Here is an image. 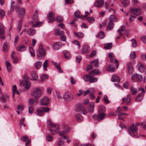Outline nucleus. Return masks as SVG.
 I'll list each match as a JSON object with an SVG mask.
<instances>
[{
    "label": "nucleus",
    "instance_id": "24",
    "mask_svg": "<svg viewBox=\"0 0 146 146\" xmlns=\"http://www.w3.org/2000/svg\"><path fill=\"white\" fill-rule=\"evenodd\" d=\"M111 80L113 82H119L120 81V79L117 75L114 74L112 76Z\"/></svg>",
    "mask_w": 146,
    "mask_h": 146
},
{
    "label": "nucleus",
    "instance_id": "9",
    "mask_svg": "<svg viewBox=\"0 0 146 146\" xmlns=\"http://www.w3.org/2000/svg\"><path fill=\"white\" fill-rule=\"evenodd\" d=\"M116 112L118 116V119L123 120L125 117H122V116L126 115V113H123L122 111L121 108L119 107H118Z\"/></svg>",
    "mask_w": 146,
    "mask_h": 146
},
{
    "label": "nucleus",
    "instance_id": "60",
    "mask_svg": "<svg viewBox=\"0 0 146 146\" xmlns=\"http://www.w3.org/2000/svg\"><path fill=\"white\" fill-rule=\"evenodd\" d=\"M91 64H93L96 67H97L98 65V61L97 60H95L90 62Z\"/></svg>",
    "mask_w": 146,
    "mask_h": 146
},
{
    "label": "nucleus",
    "instance_id": "56",
    "mask_svg": "<svg viewBox=\"0 0 146 146\" xmlns=\"http://www.w3.org/2000/svg\"><path fill=\"white\" fill-rule=\"evenodd\" d=\"M98 36L101 39L103 38L104 36V34L103 32L101 31L98 35Z\"/></svg>",
    "mask_w": 146,
    "mask_h": 146
},
{
    "label": "nucleus",
    "instance_id": "28",
    "mask_svg": "<svg viewBox=\"0 0 146 146\" xmlns=\"http://www.w3.org/2000/svg\"><path fill=\"white\" fill-rule=\"evenodd\" d=\"M63 53L64 54L65 58L67 59H70L71 57V55L69 52L66 50H64Z\"/></svg>",
    "mask_w": 146,
    "mask_h": 146
},
{
    "label": "nucleus",
    "instance_id": "58",
    "mask_svg": "<svg viewBox=\"0 0 146 146\" xmlns=\"http://www.w3.org/2000/svg\"><path fill=\"white\" fill-rule=\"evenodd\" d=\"M21 140L24 141L26 142L27 141V142L28 140H30L29 139L28 137L27 136H23L22 137Z\"/></svg>",
    "mask_w": 146,
    "mask_h": 146
},
{
    "label": "nucleus",
    "instance_id": "43",
    "mask_svg": "<svg viewBox=\"0 0 146 146\" xmlns=\"http://www.w3.org/2000/svg\"><path fill=\"white\" fill-rule=\"evenodd\" d=\"M35 65L37 69H39L42 65V62L41 61H37L35 63Z\"/></svg>",
    "mask_w": 146,
    "mask_h": 146
},
{
    "label": "nucleus",
    "instance_id": "44",
    "mask_svg": "<svg viewBox=\"0 0 146 146\" xmlns=\"http://www.w3.org/2000/svg\"><path fill=\"white\" fill-rule=\"evenodd\" d=\"M92 76L90 75H86L84 76V80L86 82H90V79H91Z\"/></svg>",
    "mask_w": 146,
    "mask_h": 146
},
{
    "label": "nucleus",
    "instance_id": "5",
    "mask_svg": "<svg viewBox=\"0 0 146 146\" xmlns=\"http://www.w3.org/2000/svg\"><path fill=\"white\" fill-rule=\"evenodd\" d=\"M42 94V91L40 88L37 87L34 88L32 91L31 94L36 98L40 97Z\"/></svg>",
    "mask_w": 146,
    "mask_h": 146
},
{
    "label": "nucleus",
    "instance_id": "13",
    "mask_svg": "<svg viewBox=\"0 0 146 146\" xmlns=\"http://www.w3.org/2000/svg\"><path fill=\"white\" fill-rule=\"evenodd\" d=\"M106 115V114L104 113H100L98 115H94L93 116V117L94 119L96 118L98 121H100L103 119Z\"/></svg>",
    "mask_w": 146,
    "mask_h": 146
},
{
    "label": "nucleus",
    "instance_id": "50",
    "mask_svg": "<svg viewBox=\"0 0 146 146\" xmlns=\"http://www.w3.org/2000/svg\"><path fill=\"white\" fill-rule=\"evenodd\" d=\"M48 60H46L43 64V69L44 70H46L48 66Z\"/></svg>",
    "mask_w": 146,
    "mask_h": 146
},
{
    "label": "nucleus",
    "instance_id": "4",
    "mask_svg": "<svg viewBox=\"0 0 146 146\" xmlns=\"http://www.w3.org/2000/svg\"><path fill=\"white\" fill-rule=\"evenodd\" d=\"M50 110L49 108L47 107H41L37 108L36 111L35 113L39 116H42L44 115V112H48Z\"/></svg>",
    "mask_w": 146,
    "mask_h": 146
},
{
    "label": "nucleus",
    "instance_id": "40",
    "mask_svg": "<svg viewBox=\"0 0 146 146\" xmlns=\"http://www.w3.org/2000/svg\"><path fill=\"white\" fill-rule=\"evenodd\" d=\"M14 1H13L11 2V9H15L17 10V11H18L20 8V7L19 6H16L15 7L14 6V5H13V3H14Z\"/></svg>",
    "mask_w": 146,
    "mask_h": 146
},
{
    "label": "nucleus",
    "instance_id": "25",
    "mask_svg": "<svg viewBox=\"0 0 146 146\" xmlns=\"http://www.w3.org/2000/svg\"><path fill=\"white\" fill-rule=\"evenodd\" d=\"M38 102V101L34 98L31 99L29 100V104L31 105H36L37 104Z\"/></svg>",
    "mask_w": 146,
    "mask_h": 146
},
{
    "label": "nucleus",
    "instance_id": "14",
    "mask_svg": "<svg viewBox=\"0 0 146 146\" xmlns=\"http://www.w3.org/2000/svg\"><path fill=\"white\" fill-rule=\"evenodd\" d=\"M104 3V0H97L94 3V5L96 7L101 8L103 5Z\"/></svg>",
    "mask_w": 146,
    "mask_h": 146
},
{
    "label": "nucleus",
    "instance_id": "15",
    "mask_svg": "<svg viewBox=\"0 0 146 146\" xmlns=\"http://www.w3.org/2000/svg\"><path fill=\"white\" fill-rule=\"evenodd\" d=\"M54 13L53 12L50 13L47 16L48 18V23H51L53 22L55 20L54 17Z\"/></svg>",
    "mask_w": 146,
    "mask_h": 146
},
{
    "label": "nucleus",
    "instance_id": "62",
    "mask_svg": "<svg viewBox=\"0 0 146 146\" xmlns=\"http://www.w3.org/2000/svg\"><path fill=\"white\" fill-rule=\"evenodd\" d=\"M140 40L143 42L146 43V36H143L140 38Z\"/></svg>",
    "mask_w": 146,
    "mask_h": 146
},
{
    "label": "nucleus",
    "instance_id": "37",
    "mask_svg": "<svg viewBox=\"0 0 146 146\" xmlns=\"http://www.w3.org/2000/svg\"><path fill=\"white\" fill-rule=\"evenodd\" d=\"M130 89L131 92L133 95H135L137 93V91L136 89L133 88L132 86H130Z\"/></svg>",
    "mask_w": 146,
    "mask_h": 146
},
{
    "label": "nucleus",
    "instance_id": "54",
    "mask_svg": "<svg viewBox=\"0 0 146 146\" xmlns=\"http://www.w3.org/2000/svg\"><path fill=\"white\" fill-rule=\"evenodd\" d=\"M112 44L111 43H108L106 44L105 46L104 47L105 49H110L111 48Z\"/></svg>",
    "mask_w": 146,
    "mask_h": 146
},
{
    "label": "nucleus",
    "instance_id": "31",
    "mask_svg": "<svg viewBox=\"0 0 146 146\" xmlns=\"http://www.w3.org/2000/svg\"><path fill=\"white\" fill-rule=\"evenodd\" d=\"M75 16L78 18H82L83 17H85L86 16V15H80V12L79 11H77L74 13Z\"/></svg>",
    "mask_w": 146,
    "mask_h": 146
},
{
    "label": "nucleus",
    "instance_id": "12",
    "mask_svg": "<svg viewBox=\"0 0 146 146\" xmlns=\"http://www.w3.org/2000/svg\"><path fill=\"white\" fill-rule=\"evenodd\" d=\"M131 97L129 94L127 95V97L122 98L123 103H125L127 105H129L131 103Z\"/></svg>",
    "mask_w": 146,
    "mask_h": 146
},
{
    "label": "nucleus",
    "instance_id": "17",
    "mask_svg": "<svg viewBox=\"0 0 146 146\" xmlns=\"http://www.w3.org/2000/svg\"><path fill=\"white\" fill-rule=\"evenodd\" d=\"M27 46L24 44H21L16 48L17 50L19 51L23 52L27 49Z\"/></svg>",
    "mask_w": 146,
    "mask_h": 146
},
{
    "label": "nucleus",
    "instance_id": "19",
    "mask_svg": "<svg viewBox=\"0 0 146 146\" xmlns=\"http://www.w3.org/2000/svg\"><path fill=\"white\" fill-rule=\"evenodd\" d=\"M5 62L8 72H10L12 70V66L9 61L8 60H6Z\"/></svg>",
    "mask_w": 146,
    "mask_h": 146
},
{
    "label": "nucleus",
    "instance_id": "33",
    "mask_svg": "<svg viewBox=\"0 0 146 146\" xmlns=\"http://www.w3.org/2000/svg\"><path fill=\"white\" fill-rule=\"evenodd\" d=\"M109 19L110 21H111L112 22L117 21V19L116 16L115 15H111L109 17Z\"/></svg>",
    "mask_w": 146,
    "mask_h": 146
},
{
    "label": "nucleus",
    "instance_id": "23",
    "mask_svg": "<svg viewBox=\"0 0 146 146\" xmlns=\"http://www.w3.org/2000/svg\"><path fill=\"white\" fill-rule=\"evenodd\" d=\"M24 86L25 89H29L31 86V84L30 82L26 80L23 82Z\"/></svg>",
    "mask_w": 146,
    "mask_h": 146
},
{
    "label": "nucleus",
    "instance_id": "20",
    "mask_svg": "<svg viewBox=\"0 0 146 146\" xmlns=\"http://www.w3.org/2000/svg\"><path fill=\"white\" fill-rule=\"evenodd\" d=\"M62 45V44L61 42H58L53 44V47L55 50H57L60 48Z\"/></svg>",
    "mask_w": 146,
    "mask_h": 146
},
{
    "label": "nucleus",
    "instance_id": "34",
    "mask_svg": "<svg viewBox=\"0 0 146 146\" xmlns=\"http://www.w3.org/2000/svg\"><path fill=\"white\" fill-rule=\"evenodd\" d=\"M145 69V66L143 64H140L138 68L139 70L141 72H143Z\"/></svg>",
    "mask_w": 146,
    "mask_h": 146
},
{
    "label": "nucleus",
    "instance_id": "38",
    "mask_svg": "<svg viewBox=\"0 0 146 146\" xmlns=\"http://www.w3.org/2000/svg\"><path fill=\"white\" fill-rule=\"evenodd\" d=\"M25 14V10L23 8H21L20 11L18 13V14L20 17H23Z\"/></svg>",
    "mask_w": 146,
    "mask_h": 146
},
{
    "label": "nucleus",
    "instance_id": "7",
    "mask_svg": "<svg viewBox=\"0 0 146 146\" xmlns=\"http://www.w3.org/2000/svg\"><path fill=\"white\" fill-rule=\"evenodd\" d=\"M131 79L134 82H140L142 81L143 77L141 75L137 73H135L132 75Z\"/></svg>",
    "mask_w": 146,
    "mask_h": 146
},
{
    "label": "nucleus",
    "instance_id": "57",
    "mask_svg": "<svg viewBox=\"0 0 146 146\" xmlns=\"http://www.w3.org/2000/svg\"><path fill=\"white\" fill-rule=\"evenodd\" d=\"M95 19L93 17H88L87 18V20L90 23H92L94 21Z\"/></svg>",
    "mask_w": 146,
    "mask_h": 146
},
{
    "label": "nucleus",
    "instance_id": "29",
    "mask_svg": "<svg viewBox=\"0 0 146 146\" xmlns=\"http://www.w3.org/2000/svg\"><path fill=\"white\" fill-rule=\"evenodd\" d=\"M106 111L105 107L103 105H101L99 107L98 111L100 113H104Z\"/></svg>",
    "mask_w": 146,
    "mask_h": 146
},
{
    "label": "nucleus",
    "instance_id": "21",
    "mask_svg": "<svg viewBox=\"0 0 146 146\" xmlns=\"http://www.w3.org/2000/svg\"><path fill=\"white\" fill-rule=\"evenodd\" d=\"M90 50V48L88 45H84L82 48V52L83 53H87Z\"/></svg>",
    "mask_w": 146,
    "mask_h": 146
},
{
    "label": "nucleus",
    "instance_id": "46",
    "mask_svg": "<svg viewBox=\"0 0 146 146\" xmlns=\"http://www.w3.org/2000/svg\"><path fill=\"white\" fill-rule=\"evenodd\" d=\"M122 3L124 7H126L129 3V2L128 0H122Z\"/></svg>",
    "mask_w": 146,
    "mask_h": 146
},
{
    "label": "nucleus",
    "instance_id": "59",
    "mask_svg": "<svg viewBox=\"0 0 146 146\" xmlns=\"http://www.w3.org/2000/svg\"><path fill=\"white\" fill-rule=\"evenodd\" d=\"M46 140L49 142L52 141V137L50 135H48L46 137Z\"/></svg>",
    "mask_w": 146,
    "mask_h": 146
},
{
    "label": "nucleus",
    "instance_id": "35",
    "mask_svg": "<svg viewBox=\"0 0 146 146\" xmlns=\"http://www.w3.org/2000/svg\"><path fill=\"white\" fill-rule=\"evenodd\" d=\"M55 31L57 35H63L64 34V32L63 31H61L60 29L58 28L56 29H55Z\"/></svg>",
    "mask_w": 146,
    "mask_h": 146
},
{
    "label": "nucleus",
    "instance_id": "26",
    "mask_svg": "<svg viewBox=\"0 0 146 146\" xmlns=\"http://www.w3.org/2000/svg\"><path fill=\"white\" fill-rule=\"evenodd\" d=\"M3 50L5 52H7L9 51V47L8 43L7 42H5L3 45Z\"/></svg>",
    "mask_w": 146,
    "mask_h": 146
},
{
    "label": "nucleus",
    "instance_id": "3",
    "mask_svg": "<svg viewBox=\"0 0 146 146\" xmlns=\"http://www.w3.org/2000/svg\"><path fill=\"white\" fill-rule=\"evenodd\" d=\"M135 125L136 126H135L134 124H133L130 126L128 129L129 133L132 136H135L137 135V126L140 125V123H136Z\"/></svg>",
    "mask_w": 146,
    "mask_h": 146
},
{
    "label": "nucleus",
    "instance_id": "18",
    "mask_svg": "<svg viewBox=\"0 0 146 146\" xmlns=\"http://www.w3.org/2000/svg\"><path fill=\"white\" fill-rule=\"evenodd\" d=\"M130 11L132 13L136 15H139L140 14V11L139 8H131Z\"/></svg>",
    "mask_w": 146,
    "mask_h": 146
},
{
    "label": "nucleus",
    "instance_id": "22",
    "mask_svg": "<svg viewBox=\"0 0 146 146\" xmlns=\"http://www.w3.org/2000/svg\"><path fill=\"white\" fill-rule=\"evenodd\" d=\"M27 32L28 35L32 36L35 34L36 31L33 29L30 28L27 30Z\"/></svg>",
    "mask_w": 146,
    "mask_h": 146
},
{
    "label": "nucleus",
    "instance_id": "48",
    "mask_svg": "<svg viewBox=\"0 0 146 146\" xmlns=\"http://www.w3.org/2000/svg\"><path fill=\"white\" fill-rule=\"evenodd\" d=\"M74 33L77 36L80 38H82L84 35L83 34L80 32Z\"/></svg>",
    "mask_w": 146,
    "mask_h": 146
},
{
    "label": "nucleus",
    "instance_id": "1",
    "mask_svg": "<svg viewBox=\"0 0 146 146\" xmlns=\"http://www.w3.org/2000/svg\"><path fill=\"white\" fill-rule=\"evenodd\" d=\"M38 11L36 10L31 21V24L32 25V27L33 28L38 27L42 25V23L41 22H38Z\"/></svg>",
    "mask_w": 146,
    "mask_h": 146
},
{
    "label": "nucleus",
    "instance_id": "52",
    "mask_svg": "<svg viewBox=\"0 0 146 146\" xmlns=\"http://www.w3.org/2000/svg\"><path fill=\"white\" fill-rule=\"evenodd\" d=\"M29 49L31 56L33 57H34L35 56V54L33 48L32 47H29Z\"/></svg>",
    "mask_w": 146,
    "mask_h": 146
},
{
    "label": "nucleus",
    "instance_id": "30",
    "mask_svg": "<svg viewBox=\"0 0 146 146\" xmlns=\"http://www.w3.org/2000/svg\"><path fill=\"white\" fill-rule=\"evenodd\" d=\"M46 124L47 126L50 128H53V127L55 124L53 123L51 120H49L47 121Z\"/></svg>",
    "mask_w": 146,
    "mask_h": 146
},
{
    "label": "nucleus",
    "instance_id": "41",
    "mask_svg": "<svg viewBox=\"0 0 146 146\" xmlns=\"http://www.w3.org/2000/svg\"><path fill=\"white\" fill-rule=\"evenodd\" d=\"M76 117L78 122L82 121L83 119V118L82 116L79 114H77L75 115Z\"/></svg>",
    "mask_w": 146,
    "mask_h": 146
},
{
    "label": "nucleus",
    "instance_id": "45",
    "mask_svg": "<svg viewBox=\"0 0 146 146\" xmlns=\"http://www.w3.org/2000/svg\"><path fill=\"white\" fill-rule=\"evenodd\" d=\"M67 128H64V130L62 131H58V132L59 133V135L60 136L62 137L66 134L67 131H66L65 130Z\"/></svg>",
    "mask_w": 146,
    "mask_h": 146
},
{
    "label": "nucleus",
    "instance_id": "63",
    "mask_svg": "<svg viewBox=\"0 0 146 146\" xmlns=\"http://www.w3.org/2000/svg\"><path fill=\"white\" fill-rule=\"evenodd\" d=\"M104 102L106 104H108L109 102V100H108V98L106 96H104Z\"/></svg>",
    "mask_w": 146,
    "mask_h": 146
},
{
    "label": "nucleus",
    "instance_id": "61",
    "mask_svg": "<svg viewBox=\"0 0 146 146\" xmlns=\"http://www.w3.org/2000/svg\"><path fill=\"white\" fill-rule=\"evenodd\" d=\"M63 141L62 139V138H60L59 139V141L58 143V145L60 146L63 144Z\"/></svg>",
    "mask_w": 146,
    "mask_h": 146
},
{
    "label": "nucleus",
    "instance_id": "6",
    "mask_svg": "<svg viewBox=\"0 0 146 146\" xmlns=\"http://www.w3.org/2000/svg\"><path fill=\"white\" fill-rule=\"evenodd\" d=\"M63 97L64 100L67 102L70 101L74 99L72 94L70 92H66L64 93Z\"/></svg>",
    "mask_w": 146,
    "mask_h": 146
},
{
    "label": "nucleus",
    "instance_id": "2",
    "mask_svg": "<svg viewBox=\"0 0 146 146\" xmlns=\"http://www.w3.org/2000/svg\"><path fill=\"white\" fill-rule=\"evenodd\" d=\"M36 55L39 59H43L45 56L46 52L42 45L40 44L38 48L36 50Z\"/></svg>",
    "mask_w": 146,
    "mask_h": 146
},
{
    "label": "nucleus",
    "instance_id": "47",
    "mask_svg": "<svg viewBox=\"0 0 146 146\" xmlns=\"http://www.w3.org/2000/svg\"><path fill=\"white\" fill-rule=\"evenodd\" d=\"M135 54L134 51H132L130 54V57L131 59L133 60L136 58Z\"/></svg>",
    "mask_w": 146,
    "mask_h": 146
},
{
    "label": "nucleus",
    "instance_id": "39",
    "mask_svg": "<svg viewBox=\"0 0 146 146\" xmlns=\"http://www.w3.org/2000/svg\"><path fill=\"white\" fill-rule=\"evenodd\" d=\"M115 66L113 65H110L107 68V70L111 72H113L115 70Z\"/></svg>",
    "mask_w": 146,
    "mask_h": 146
},
{
    "label": "nucleus",
    "instance_id": "49",
    "mask_svg": "<svg viewBox=\"0 0 146 146\" xmlns=\"http://www.w3.org/2000/svg\"><path fill=\"white\" fill-rule=\"evenodd\" d=\"M22 22L21 20L18 23L17 26V30L19 31H20L21 30Z\"/></svg>",
    "mask_w": 146,
    "mask_h": 146
},
{
    "label": "nucleus",
    "instance_id": "51",
    "mask_svg": "<svg viewBox=\"0 0 146 146\" xmlns=\"http://www.w3.org/2000/svg\"><path fill=\"white\" fill-rule=\"evenodd\" d=\"M17 90V88L15 85L13 86L12 89V96L13 98L14 97V96L16 92V91Z\"/></svg>",
    "mask_w": 146,
    "mask_h": 146
},
{
    "label": "nucleus",
    "instance_id": "10",
    "mask_svg": "<svg viewBox=\"0 0 146 146\" xmlns=\"http://www.w3.org/2000/svg\"><path fill=\"white\" fill-rule=\"evenodd\" d=\"M60 128L59 125L55 124L53 127V128H49V130L52 134L54 135L58 132Z\"/></svg>",
    "mask_w": 146,
    "mask_h": 146
},
{
    "label": "nucleus",
    "instance_id": "64",
    "mask_svg": "<svg viewBox=\"0 0 146 146\" xmlns=\"http://www.w3.org/2000/svg\"><path fill=\"white\" fill-rule=\"evenodd\" d=\"M129 85V84L128 82L125 81L124 82L123 84V87L126 89L128 88V87Z\"/></svg>",
    "mask_w": 146,
    "mask_h": 146
},
{
    "label": "nucleus",
    "instance_id": "32",
    "mask_svg": "<svg viewBox=\"0 0 146 146\" xmlns=\"http://www.w3.org/2000/svg\"><path fill=\"white\" fill-rule=\"evenodd\" d=\"M128 70L130 74H131L133 72V68L132 65L130 63H129L127 64Z\"/></svg>",
    "mask_w": 146,
    "mask_h": 146
},
{
    "label": "nucleus",
    "instance_id": "11",
    "mask_svg": "<svg viewBox=\"0 0 146 146\" xmlns=\"http://www.w3.org/2000/svg\"><path fill=\"white\" fill-rule=\"evenodd\" d=\"M50 102L49 100L47 97H44L40 100V103L42 106H47Z\"/></svg>",
    "mask_w": 146,
    "mask_h": 146
},
{
    "label": "nucleus",
    "instance_id": "55",
    "mask_svg": "<svg viewBox=\"0 0 146 146\" xmlns=\"http://www.w3.org/2000/svg\"><path fill=\"white\" fill-rule=\"evenodd\" d=\"M131 41L132 42V45L133 47H135L137 46L136 41L135 39H132L131 40Z\"/></svg>",
    "mask_w": 146,
    "mask_h": 146
},
{
    "label": "nucleus",
    "instance_id": "36",
    "mask_svg": "<svg viewBox=\"0 0 146 146\" xmlns=\"http://www.w3.org/2000/svg\"><path fill=\"white\" fill-rule=\"evenodd\" d=\"M114 27V24L112 22L110 21L108 23L107 27L108 29L110 30L112 29Z\"/></svg>",
    "mask_w": 146,
    "mask_h": 146
},
{
    "label": "nucleus",
    "instance_id": "27",
    "mask_svg": "<svg viewBox=\"0 0 146 146\" xmlns=\"http://www.w3.org/2000/svg\"><path fill=\"white\" fill-rule=\"evenodd\" d=\"M94 104L93 102H91L90 103L89 108L88 109V111L90 113L92 112L94 110Z\"/></svg>",
    "mask_w": 146,
    "mask_h": 146
},
{
    "label": "nucleus",
    "instance_id": "42",
    "mask_svg": "<svg viewBox=\"0 0 146 146\" xmlns=\"http://www.w3.org/2000/svg\"><path fill=\"white\" fill-rule=\"evenodd\" d=\"M31 76L34 79H33V80H36V78H38V76L36 72L34 71H32L31 73Z\"/></svg>",
    "mask_w": 146,
    "mask_h": 146
},
{
    "label": "nucleus",
    "instance_id": "16",
    "mask_svg": "<svg viewBox=\"0 0 146 146\" xmlns=\"http://www.w3.org/2000/svg\"><path fill=\"white\" fill-rule=\"evenodd\" d=\"M77 108L78 111L84 115H86V114L87 112L84 107L81 104H78L77 106Z\"/></svg>",
    "mask_w": 146,
    "mask_h": 146
},
{
    "label": "nucleus",
    "instance_id": "53",
    "mask_svg": "<svg viewBox=\"0 0 146 146\" xmlns=\"http://www.w3.org/2000/svg\"><path fill=\"white\" fill-rule=\"evenodd\" d=\"M55 20L58 23L62 22L63 21V18L60 16H58L55 19Z\"/></svg>",
    "mask_w": 146,
    "mask_h": 146
},
{
    "label": "nucleus",
    "instance_id": "8",
    "mask_svg": "<svg viewBox=\"0 0 146 146\" xmlns=\"http://www.w3.org/2000/svg\"><path fill=\"white\" fill-rule=\"evenodd\" d=\"M138 91H141L142 92L137 96L135 98V100L137 101L140 102L142 100L143 98V93L145 92V90L143 88L139 87L138 88Z\"/></svg>",
    "mask_w": 146,
    "mask_h": 146
}]
</instances>
